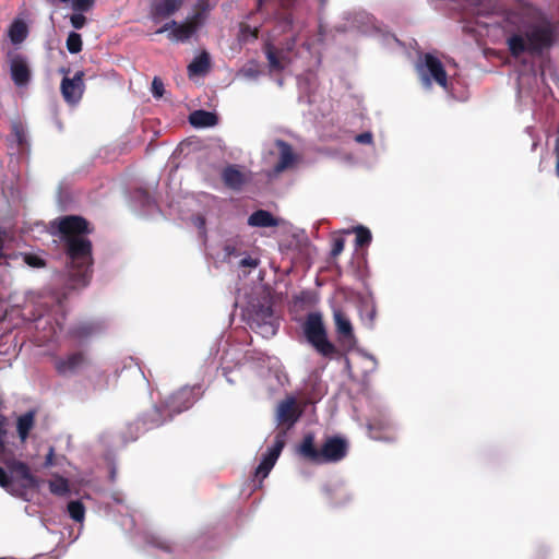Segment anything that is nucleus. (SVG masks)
<instances>
[{"instance_id":"nucleus-1","label":"nucleus","mask_w":559,"mask_h":559,"mask_svg":"<svg viewBox=\"0 0 559 559\" xmlns=\"http://www.w3.org/2000/svg\"><path fill=\"white\" fill-rule=\"evenodd\" d=\"M57 227L69 260V275L73 285L85 286L92 275V241L86 237L93 233L90 222L79 215H67L52 222Z\"/></svg>"},{"instance_id":"nucleus-2","label":"nucleus","mask_w":559,"mask_h":559,"mask_svg":"<svg viewBox=\"0 0 559 559\" xmlns=\"http://www.w3.org/2000/svg\"><path fill=\"white\" fill-rule=\"evenodd\" d=\"M506 26L511 27L507 32V46L513 58L524 53L540 56L549 50L556 41V28L549 20H540L526 23L519 11H508L504 17Z\"/></svg>"},{"instance_id":"nucleus-3","label":"nucleus","mask_w":559,"mask_h":559,"mask_svg":"<svg viewBox=\"0 0 559 559\" xmlns=\"http://www.w3.org/2000/svg\"><path fill=\"white\" fill-rule=\"evenodd\" d=\"M200 396L201 386H183L166 397L159 406H154L145 415L144 423L158 427L192 407Z\"/></svg>"},{"instance_id":"nucleus-4","label":"nucleus","mask_w":559,"mask_h":559,"mask_svg":"<svg viewBox=\"0 0 559 559\" xmlns=\"http://www.w3.org/2000/svg\"><path fill=\"white\" fill-rule=\"evenodd\" d=\"M347 450L346 440L337 436L326 438L321 449H318L314 444V436L307 433L298 447V454L310 463L323 464L343 460Z\"/></svg>"},{"instance_id":"nucleus-5","label":"nucleus","mask_w":559,"mask_h":559,"mask_svg":"<svg viewBox=\"0 0 559 559\" xmlns=\"http://www.w3.org/2000/svg\"><path fill=\"white\" fill-rule=\"evenodd\" d=\"M307 342L324 358L332 359L338 354L337 347L329 340L322 314L309 312L302 324Z\"/></svg>"},{"instance_id":"nucleus-6","label":"nucleus","mask_w":559,"mask_h":559,"mask_svg":"<svg viewBox=\"0 0 559 559\" xmlns=\"http://www.w3.org/2000/svg\"><path fill=\"white\" fill-rule=\"evenodd\" d=\"M247 323L252 331L264 338H270L277 333L278 322L274 317L273 308L267 299L250 302L247 309Z\"/></svg>"},{"instance_id":"nucleus-7","label":"nucleus","mask_w":559,"mask_h":559,"mask_svg":"<svg viewBox=\"0 0 559 559\" xmlns=\"http://www.w3.org/2000/svg\"><path fill=\"white\" fill-rule=\"evenodd\" d=\"M210 11L209 0H199L194 5V12L183 23H177L170 21L156 31L157 34H162L171 28L169 38L177 41H187L197 33L206 20L207 12Z\"/></svg>"},{"instance_id":"nucleus-8","label":"nucleus","mask_w":559,"mask_h":559,"mask_svg":"<svg viewBox=\"0 0 559 559\" xmlns=\"http://www.w3.org/2000/svg\"><path fill=\"white\" fill-rule=\"evenodd\" d=\"M417 72L426 88H430L432 82L439 86L448 87V74L442 62L431 53H425L421 62L417 64Z\"/></svg>"},{"instance_id":"nucleus-9","label":"nucleus","mask_w":559,"mask_h":559,"mask_svg":"<svg viewBox=\"0 0 559 559\" xmlns=\"http://www.w3.org/2000/svg\"><path fill=\"white\" fill-rule=\"evenodd\" d=\"M285 443L286 430H281L275 435L272 447H270L266 453L263 454L260 464L254 471V476L259 479V483H262V480L267 477L281 455Z\"/></svg>"},{"instance_id":"nucleus-10","label":"nucleus","mask_w":559,"mask_h":559,"mask_svg":"<svg viewBox=\"0 0 559 559\" xmlns=\"http://www.w3.org/2000/svg\"><path fill=\"white\" fill-rule=\"evenodd\" d=\"M4 464L11 474L12 483L16 481L22 489L35 490L39 488L40 480L32 474L29 466L19 460L10 459Z\"/></svg>"},{"instance_id":"nucleus-11","label":"nucleus","mask_w":559,"mask_h":559,"mask_svg":"<svg viewBox=\"0 0 559 559\" xmlns=\"http://www.w3.org/2000/svg\"><path fill=\"white\" fill-rule=\"evenodd\" d=\"M85 90L84 72L78 71L73 78L64 76L61 81L60 91L64 102L69 105L78 104Z\"/></svg>"},{"instance_id":"nucleus-12","label":"nucleus","mask_w":559,"mask_h":559,"mask_svg":"<svg viewBox=\"0 0 559 559\" xmlns=\"http://www.w3.org/2000/svg\"><path fill=\"white\" fill-rule=\"evenodd\" d=\"M88 364L87 356L84 352H73L66 357H58L55 360V368L61 376L73 374Z\"/></svg>"},{"instance_id":"nucleus-13","label":"nucleus","mask_w":559,"mask_h":559,"mask_svg":"<svg viewBox=\"0 0 559 559\" xmlns=\"http://www.w3.org/2000/svg\"><path fill=\"white\" fill-rule=\"evenodd\" d=\"M333 319L338 341L342 344L353 345L355 343L354 329L346 313L341 309H336L334 310Z\"/></svg>"},{"instance_id":"nucleus-14","label":"nucleus","mask_w":559,"mask_h":559,"mask_svg":"<svg viewBox=\"0 0 559 559\" xmlns=\"http://www.w3.org/2000/svg\"><path fill=\"white\" fill-rule=\"evenodd\" d=\"M185 0H157L151 5L150 15L155 23H158L175 14L183 4Z\"/></svg>"},{"instance_id":"nucleus-15","label":"nucleus","mask_w":559,"mask_h":559,"mask_svg":"<svg viewBox=\"0 0 559 559\" xmlns=\"http://www.w3.org/2000/svg\"><path fill=\"white\" fill-rule=\"evenodd\" d=\"M301 416L295 397H287L277 406V420L281 425L292 427Z\"/></svg>"},{"instance_id":"nucleus-16","label":"nucleus","mask_w":559,"mask_h":559,"mask_svg":"<svg viewBox=\"0 0 559 559\" xmlns=\"http://www.w3.org/2000/svg\"><path fill=\"white\" fill-rule=\"evenodd\" d=\"M11 78L19 87L26 86L31 81V70L25 57L16 55L10 62Z\"/></svg>"},{"instance_id":"nucleus-17","label":"nucleus","mask_w":559,"mask_h":559,"mask_svg":"<svg viewBox=\"0 0 559 559\" xmlns=\"http://www.w3.org/2000/svg\"><path fill=\"white\" fill-rule=\"evenodd\" d=\"M224 185L235 191H240L248 182V177L239 169L237 165H228L222 171Z\"/></svg>"},{"instance_id":"nucleus-18","label":"nucleus","mask_w":559,"mask_h":559,"mask_svg":"<svg viewBox=\"0 0 559 559\" xmlns=\"http://www.w3.org/2000/svg\"><path fill=\"white\" fill-rule=\"evenodd\" d=\"M276 146L280 148V158L276 165L274 166V171L276 174H281L284 170L294 166L296 162V155L293 152L292 145L283 140H277Z\"/></svg>"},{"instance_id":"nucleus-19","label":"nucleus","mask_w":559,"mask_h":559,"mask_svg":"<svg viewBox=\"0 0 559 559\" xmlns=\"http://www.w3.org/2000/svg\"><path fill=\"white\" fill-rule=\"evenodd\" d=\"M98 331L99 325L94 322H80L69 330L68 335L70 338L82 344L90 340Z\"/></svg>"},{"instance_id":"nucleus-20","label":"nucleus","mask_w":559,"mask_h":559,"mask_svg":"<svg viewBox=\"0 0 559 559\" xmlns=\"http://www.w3.org/2000/svg\"><path fill=\"white\" fill-rule=\"evenodd\" d=\"M248 225L252 227H276L278 219L265 210H257L248 217Z\"/></svg>"},{"instance_id":"nucleus-21","label":"nucleus","mask_w":559,"mask_h":559,"mask_svg":"<svg viewBox=\"0 0 559 559\" xmlns=\"http://www.w3.org/2000/svg\"><path fill=\"white\" fill-rule=\"evenodd\" d=\"M189 122L195 128H209L217 123V116L206 110H195L190 114Z\"/></svg>"},{"instance_id":"nucleus-22","label":"nucleus","mask_w":559,"mask_h":559,"mask_svg":"<svg viewBox=\"0 0 559 559\" xmlns=\"http://www.w3.org/2000/svg\"><path fill=\"white\" fill-rule=\"evenodd\" d=\"M34 426H35V412L34 411H28L17 418L16 430H17V435H19V438L22 443H24L27 440L29 432L34 428Z\"/></svg>"},{"instance_id":"nucleus-23","label":"nucleus","mask_w":559,"mask_h":559,"mask_svg":"<svg viewBox=\"0 0 559 559\" xmlns=\"http://www.w3.org/2000/svg\"><path fill=\"white\" fill-rule=\"evenodd\" d=\"M211 68L210 55L206 51H202L197 56L188 66V73L192 75H204Z\"/></svg>"},{"instance_id":"nucleus-24","label":"nucleus","mask_w":559,"mask_h":559,"mask_svg":"<svg viewBox=\"0 0 559 559\" xmlns=\"http://www.w3.org/2000/svg\"><path fill=\"white\" fill-rule=\"evenodd\" d=\"M324 491L333 506H341L349 500L347 490L342 486L326 487Z\"/></svg>"},{"instance_id":"nucleus-25","label":"nucleus","mask_w":559,"mask_h":559,"mask_svg":"<svg viewBox=\"0 0 559 559\" xmlns=\"http://www.w3.org/2000/svg\"><path fill=\"white\" fill-rule=\"evenodd\" d=\"M27 26L23 21H14L9 28V37L13 44H21L27 37Z\"/></svg>"},{"instance_id":"nucleus-26","label":"nucleus","mask_w":559,"mask_h":559,"mask_svg":"<svg viewBox=\"0 0 559 559\" xmlns=\"http://www.w3.org/2000/svg\"><path fill=\"white\" fill-rule=\"evenodd\" d=\"M264 52L266 59L269 61V66L271 70L282 71L284 70V64L280 58L281 51H278L273 45L266 44L264 48Z\"/></svg>"},{"instance_id":"nucleus-27","label":"nucleus","mask_w":559,"mask_h":559,"mask_svg":"<svg viewBox=\"0 0 559 559\" xmlns=\"http://www.w3.org/2000/svg\"><path fill=\"white\" fill-rule=\"evenodd\" d=\"M49 490L51 493L60 497L68 495L70 492L68 479L62 476H56L49 480Z\"/></svg>"},{"instance_id":"nucleus-28","label":"nucleus","mask_w":559,"mask_h":559,"mask_svg":"<svg viewBox=\"0 0 559 559\" xmlns=\"http://www.w3.org/2000/svg\"><path fill=\"white\" fill-rule=\"evenodd\" d=\"M68 513L75 522H82L85 518V507L80 500H72L68 503Z\"/></svg>"},{"instance_id":"nucleus-29","label":"nucleus","mask_w":559,"mask_h":559,"mask_svg":"<svg viewBox=\"0 0 559 559\" xmlns=\"http://www.w3.org/2000/svg\"><path fill=\"white\" fill-rule=\"evenodd\" d=\"M356 235L355 243L356 247L362 248L370 245L372 240L371 231L365 226H357L354 228Z\"/></svg>"},{"instance_id":"nucleus-30","label":"nucleus","mask_w":559,"mask_h":559,"mask_svg":"<svg viewBox=\"0 0 559 559\" xmlns=\"http://www.w3.org/2000/svg\"><path fill=\"white\" fill-rule=\"evenodd\" d=\"M67 49L70 53H79L82 51L83 41L82 37L76 32H71L68 35L67 41H66Z\"/></svg>"},{"instance_id":"nucleus-31","label":"nucleus","mask_w":559,"mask_h":559,"mask_svg":"<svg viewBox=\"0 0 559 559\" xmlns=\"http://www.w3.org/2000/svg\"><path fill=\"white\" fill-rule=\"evenodd\" d=\"M62 3H68L70 0H59ZM72 9L75 12H88L95 4V0H71Z\"/></svg>"},{"instance_id":"nucleus-32","label":"nucleus","mask_w":559,"mask_h":559,"mask_svg":"<svg viewBox=\"0 0 559 559\" xmlns=\"http://www.w3.org/2000/svg\"><path fill=\"white\" fill-rule=\"evenodd\" d=\"M146 540H147V543L150 545H152V546H154V547H156V548H158V549H160L163 551H166V552H170L171 551L170 544L167 540H165V539H163L160 537L150 536V537H147Z\"/></svg>"},{"instance_id":"nucleus-33","label":"nucleus","mask_w":559,"mask_h":559,"mask_svg":"<svg viewBox=\"0 0 559 559\" xmlns=\"http://www.w3.org/2000/svg\"><path fill=\"white\" fill-rule=\"evenodd\" d=\"M24 261L27 265L32 267H44L46 262L44 259L36 254L27 253L24 255Z\"/></svg>"},{"instance_id":"nucleus-34","label":"nucleus","mask_w":559,"mask_h":559,"mask_svg":"<svg viewBox=\"0 0 559 559\" xmlns=\"http://www.w3.org/2000/svg\"><path fill=\"white\" fill-rule=\"evenodd\" d=\"M0 487L5 489L7 491H11L13 484H12V477L11 474L9 475L8 472L0 466Z\"/></svg>"},{"instance_id":"nucleus-35","label":"nucleus","mask_w":559,"mask_h":559,"mask_svg":"<svg viewBox=\"0 0 559 559\" xmlns=\"http://www.w3.org/2000/svg\"><path fill=\"white\" fill-rule=\"evenodd\" d=\"M70 22L75 29H81L86 24V17L83 15V13L76 12L71 15Z\"/></svg>"},{"instance_id":"nucleus-36","label":"nucleus","mask_w":559,"mask_h":559,"mask_svg":"<svg viewBox=\"0 0 559 559\" xmlns=\"http://www.w3.org/2000/svg\"><path fill=\"white\" fill-rule=\"evenodd\" d=\"M164 83L163 81L155 76L152 81V93L154 95V97L156 98H160L163 95H164Z\"/></svg>"},{"instance_id":"nucleus-37","label":"nucleus","mask_w":559,"mask_h":559,"mask_svg":"<svg viewBox=\"0 0 559 559\" xmlns=\"http://www.w3.org/2000/svg\"><path fill=\"white\" fill-rule=\"evenodd\" d=\"M345 247V240L342 237L335 238L333 240L332 249H331V257L336 258L342 253Z\"/></svg>"},{"instance_id":"nucleus-38","label":"nucleus","mask_w":559,"mask_h":559,"mask_svg":"<svg viewBox=\"0 0 559 559\" xmlns=\"http://www.w3.org/2000/svg\"><path fill=\"white\" fill-rule=\"evenodd\" d=\"M7 438H0V460L4 463V461H9L10 459H13V453L11 451H8L7 444H5Z\"/></svg>"},{"instance_id":"nucleus-39","label":"nucleus","mask_w":559,"mask_h":559,"mask_svg":"<svg viewBox=\"0 0 559 559\" xmlns=\"http://www.w3.org/2000/svg\"><path fill=\"white\" fill-rule=\"evenodd\" d=\"M240 33H241L242 38H245V39L247 38L248 35L251 36L253 39L258 38V29L251 28L247 24L240 25Z\"/></svg>"},{"instance_id":"nucleus-40","label":"nucleus","mask_w":559,"mask_h":559,"mask_svg":"<svg viewBox=\"0 0 559 559\" xmlns=\"http://www.w3.org/2000/svg\"><path fill=\"white\" fill-rule=\"evenodd\" d=\"M355 140L360 144H371L373 141V135L371 132H362L357 134Z\"/></svg>"},{"instance_id":"nucleus-41","label":"nucleus","mask_w":559,"mask_h":559,"mask_svg":"<svg viewBox=\"0 0 559 559\" xmlns=\"http://www.w3.org/2000/svg\"><path fill=\"white\" fill-rule=\"evenodd\" d=\"M56 463H55V449L53 447H50L49 450H48V453L45 457V463H44V466L45 467H52L55 466Z\"/></svg>"},{"instance_id":"nucleus-42","label":"nucleus","mask_w":559,"mask_h":559,"mask_svg":"<svg viewBox=\"0 0 559 559\" xmlns=\"http://www.w3.org/2000/svg\"><path fill=\"white\" fill-rule=\"evenodd\" d=\"M8 419L4 415L0 414V438H7L8 430H7Z\"/></svg>"},{"instance_id":"nucleus-43","label":"nucleus","mask_w":559,"mask_h":559,"mask_svg":"<svg viewBox=\"0 0 559 559\" xmlns=\"http://www.w3.org/2000/svg\"><path fill=\"white\" fill-rule=\"evenodd\" d=\"M193 223L201 233H205V218L202 215H198L193 218Z\"/></svg>"},{"instance_id":"nucleus-44","label":"nucleus","mask_w":559,"mask_h":559,"mask_svg":"<svg viewBox=\"0 0 559 559\" xmlns=\"http://www.w3.org/2000/svg\"><path fill=\"white\" fill-rule=\"evenodd\" d=\"M13 132H14V135H15V138H16L17 142H19L20 144H22V143H23V141H24V131H23V128H22L21 126H19V124H14V126H13Z\"/></svg>"},{"instance_id":"nucleus-45","label":"nucleus","mask_w":559,"mask_h":559,"mask_svg":"<svg viewBox=\"0 0 559 559\" xmlns=\"http://www.w3.org/2000/svg\"><path fill=\"white\" fill-rule=\"evenodd\" d=\"M240 265L241 266H249V267H257L258 266V261L255 259L247 257V258H243L240 261Z\"/></svg>"},{"instance_id":"nucleus-46","label":"nucleus","mask_w":559,"mask_h":559,"mask_svg":"<svg viewBox=\"0 0 559 559\" xmlns=\"http://www.w3.org/2000/svg\"><path fill=\"white\" fill-rule=\"evenodd\" d=\"M115 479H116V469H115V468H112V469L110 471V480H111V481H115Z\"/></svg>"},{"instance_id":"nucleus-47","label":"nucleus","mask_w":559,"mask_h":559,"mask_svg":"<svg viewBox=\"0 0 559 559\" xmlns=\"http://www.w3.org/2000/svg\"><path fill=\"white\" fill-rule=\"evenodd\" d=\"M60 72H61L62 74H64V76H68V74H69V72H70V69L61 68V69H60Z\"/></svg>"},{"instance_id":"nucleus-48","label":"nucleus","mask_w":559,"mask_h":559,"mask_svg":"<svg viewBox=\"0 0 559 559\" xmlns=\"http://www.w3.org/2000/svg\"><path fill=\"white\" fill-rule=\"evenodd\" d=\"M556 171L559 177V155H557V165H556Z\"/></svg>"},{"instance_id":"nucleus-49","label":"nucleus","mask_w":559,"mask_h":559,"mask_svg":"<svg viewBox=\"0 0 559 559\" xmlns=\"http://www.w3.org/2000/svg\"><path fill=\"white\" fill-rule=\"evenodd\" d=\"M287 21H288L289 23H292V16H290V15H288V16H287Z\"/></svg>"},{"instance_id":"nucleus-50","label":"nucleus","mask_w":559,"mask_h":559,"mask_svg":"<svg viewBox=\"0 0 559 559\" xmlns=\"http://www.w3.org/2000/svg\"><path fill=\"white\" fill-rule=\"evenodd\" d=\"M373 427H374V426H373L372 424H371V425H369L370 430H373Z\"/></svg>"},{"instance_id":"nucleus-51","label":"nucleus","mask_w":559,"mask_h":559,"mask_svg":"<svg viewBox=\"0 0 559 559\" xmlns=\"http://www.w3.org/2000/svg\"><path fill=\"white\" fill-rule=\"evenodd\" d=\"M322 2H324V0H321Z\"/></svg>"},{"instance_id":"nucleus-52","label":"nucleus","mask_w":559,"mask_h":559,"mask_svg":"<svg viewBox=\"0 0 559 559\" xmlns=\"http://www.w3.org/2000/svg\"><path fill=\"white\" fill-rule=\"evenodd\" d=\"M0 559H5V558H0Z\"/></svg>"}]
</instances>
